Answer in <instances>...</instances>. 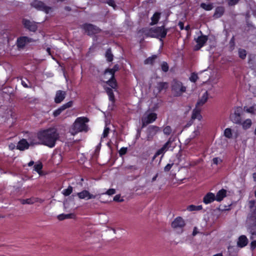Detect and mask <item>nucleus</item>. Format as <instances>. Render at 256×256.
<instances>
[{
  "label": "nucleus",
  "instance_id": "f704fd0d",
  "mask_svg": "<svg viewBox=\"0 0 256 256\" xmlns=\"http://www.w3.org/2000/svg\"><path fill=\"white\" fill-rule=\"evenodd\" d=\"M106 57L107 59V60L108 62H111L113 59V56L111 52V50L110 49H108L106 53Z\"/></svg>",
  "mask_w": 256,
  "mask_h": 256
},
{
  "label": "nucleus",
  "instance_id": "1a4fd4ad",
  "mask_svg": "<svg viewBox=\"0 0 256 256\" xmlns=\"http://www.w3.org/2000/svg\"><path fill=\"white\" fill-rule=\"evenodd\" d=\"M184 226V220L181 217L176 218L172 223V228L176 230L182 229Z\"/></svg>",
  "mask_w": 256,
  "mask_h": 256
},
{
  "label": "nucleus",
  "instance_id": "680f3d73",
  "mask_svg": "<svg viewBox=\"0 0 256 256\" xmlns=\"http://www.w3.org/2000/svg\"><path fill=\"white\" fill-rule=\"evenodd\" d=\"M64 208L65 210H66L67 208H68V204L67 200L64 201Z\"/></svg>",
  "mask_w": 256,
  "mask_h": 256
},
{
  "label": "nucleus",
  "instance_id": "a878e982",
  "mask_svg": "<svg viewBox=\"0 0 256 256\" xmlns=\"http://www.w3.org/2000/svg\"><path fill=\"white\" fill-rule=\"evenodd\" d=\"M208 98V94L206 92L200 98V99L197 102L196 107L198 106H202L206 101Z\"/></svg>",
  "mask_w": 256,
  "mask_h": 256
},
{
  "label": "nucleus",
  "instance_id": "a18cd8bd",
  "mask_svg": "<svg viewBox=\"0 0 256 256\" xmlns=\"http://www.w3.org/2000/svg\"><path fill=\"white\" fill-rule=\"evenodd\" d=\"M12 115V111L10 108H6V115H2L3 117H5L6 118H8Z\"/></svg>",
  "mask_w": 256,
  "mask_h": 256
},
{
  "label": "nucleus",
  "instance_id": "9b49d317",
  "mask_svg": "<svg viewBox=\"0 0 256 256\" xmlns=\"http://www.w3.org/2000/svg\"><path fill=\"white\" fill-rule=\"evenodd\" d=\"M208 40V37L206 36L202 35L196 39L197 44L195 46V50H198L202 47L206 42Z\"/></svg>",
  "mask_w": 256,
  "mask_h": 256
},
{
  "label": "nucleus",
  "instance_id": "ddd939ff",
  "mask_svg": "<svg viewBox=\"0 0 256 256\" xmlns=\"http://www.w3.org/2000/svg\"><path fill=\"white\" fill-rule=\"evenodd\" d=\"M248 242V240L247 237L244 235L240 236L237 240V246L240 248H242L246 246Z\"/></svg>",
  "mask_w": 256,
  "mask_h": 256
},
{
  "label": "nucleus",
  "instance_id": "338daca9",
  "mask_svg": "<svg viewBox=\"0 0 256 256\" xmlns=\"http://www.w3.org/2000/svg\"><path fill=\"white\" fill-rule=\"evenodd\" d=\"M158 176V174H156L155 176H154L152 178V182H154L156 180L157 177Z\"/></svg>",
  "mask_w": 256,
  "mask_h": 256
},
{
  "label": "nucleus",
  "instance_id": "423d86ee",
  "mask_svg": "<svg viewBox=\"0 0 256 256\" xmlns=\"http://www.w3.org/2000/svg\"><path fill=\"white\" fill-rule=\"evenodd\" d=\"M157 118L156 114L149 111L146 112L142 118V126L152 123L156 120Z\"/></svg>",
  "mask_w": 256,
  "mask_h": 256
},
{
  "label": "nucleus",
  "instance_id": "20e7f679",
  "mask_svg": "<svg viewBox=\"0 0 256 256\" xmlns=\"http://www.w3.org/2000/svg\"><path fill=\"white\" fill-rule=\"evenodd\" d=\"M168 29L164 26L152 28L144 31V34L147 37L162 38L166 37Z\"/></svg>",
  "mask_w": 256,
  "mask_h": 256
},
{
  "label": "nucleus",
  "instance_id": "603ef678",
  "mask_svg": "<svg viewBox=\"0 0 256 256\" xmlns=\"http://www.w3.org/2000/svg\"><path fill=\"white\" fill-rule=\"evenodd\" d=\"M115 193H116L115 190L114 188H111V189H109L108 190L105 194L108 195L110 196V195H112V194H114Z\"/></svg>",
  "mask_w": 256,
  "mask_h": 256
},
{
  "label": "nucleus",
  "instance_id": "aec40b11",
  "mask_svg": "<svg viewBox=\"0 0 256 256\" xmlns=\"http://www.w3.org/2000/svg\"><path fill=\"white\" fill-rule=\"evenodd\" d=\"M29 144L26 140L22 139L18 142L16 148L18 150H24L26 149H28L29 147Z\"/></svg>",
  "mask_w": 256,
  "mask_h": 256
},
{
  "label": "nucleus",
  "instance_id": "3c124183",
  "mask_svg": "<svg viewBox=\"0 0 256 256\" xmlns=\"http://www.w3.org/2000/svg\"><path fill=\"white\" fill-rule=\"evenodd\" d=\"M127 152V148H122L120 149V150H119V154L120 156H122V155H124L126 154Z\"/></svg>",
  "mask_w": 256,
  "mask_h": 256
},
{
  "label": "nucleus",
  "instance_id": "0eeeda50",
  "mask_svg": "<svg viewBox=\"0 0 256 256\" xmlns=\"http://www.w3.org/2000/svg\"><path fill=\"white\" fill-rule=\"evenodd\" d=\"M242 108L237 107L234 109V112L230 115V118L235 124H240L241 123L240 114Z\"/></svg>",
  "mask_w": 256,
  "mask_h": 256
},
{
  "label": "nucleus",
  "instance_id": "b1692460",
  "mask_svg": "<svg viewBox=\"0 0 256 256\" xmlns=\"http://www.w3.org/2000/svg\"><path fill=\"white\" fill-rule=\"evenodd\" d=\"M226 191L225 190H220L217 192L216 195L215 196L216 200L218 202H220L226 197Z\"/></svg>",
  "mask_w": 256,
  "mask_h": 256
},
{
  "label": "nucleus",
  "instance_id": "4c0bfd02",
  "mask_svg": "<svg viewBox=\"0 0 256 256\" xmlns=\"http://www.w3.org/2000/svg\"><path fill=\"white\" fill-rule=\"evenodd\" d=\"M238 56L242 59L245 58L246 56V51L244 49H240L238 50Z\"/></svg>",
  "mask_w": 256,
  "mask_h": 256
},
{
  "label": "nucleus",
  "instance_id": "bb28decb",
  "mask_svg": "<svg viewBox=\"0 0 256 256\" xmlns=\"http://www.w3.org/2000/svg\"><path fill=\"white\" fill-rule=\"evenodd\" d=\"M160 13L158 12H155L151 18V25H154L158 23L160 16Z\"/></svg>",
  "mask_w": 256,
  "mask_h": 256
},
{
  "label": "nucleus",
  "instance_id": "58836bf2",
  "mask_svg": "<svg viewBox=\"0 0 256 256\" xmlns=\"http://www.w3.org/2000/svg\"><path fill=\"white\" fill-rule=\"evenodd\" d=\"M149 130L150 132L155 134L160 130V128L158 126H152L149 128Z\"/></svg>",
  "mask_w": 256,
  "mask_h": 256
},
{
  "label": "nucleus",
  "instance_id": "a19ab883",
  "mask_svg": "<svg viewBox=\"0 0 256 256\" xmlns=\"http://www.w3.org/2000/svg\"><path fill=\"white\" fill-rule=\"evenodd\" d=\"M35 202V200L34 198H27L26 200H23L22 201V204H32Z\"/></svg>",
  "mask_w": 256,
  "mask_h": 256
},
{
  "label": "nucleus",
  "instance_id": "052dcab7",
  "mask_svg": "<svg viewBox=\"0 0 256 256\" xmlns=\"http://www.w3.org/2000/svg\"><path fill=\"white\" fill-rule=\"evenodd\" d=\"M198 228H194L193 232H192V235L196 236L198 233Z\"/></svg>",
  "mask_w": 256,
  "mask_h": 256
},
{
  "label": "nucleus",
  "instance_id": "79ce46f5",
  "mask_svg": "<svg viewBox=\"0 0 256 256\" xmlns=\"http://www.w3.org/2000/svg\"><path fill=\"white\" fill-rule=\"evenodd\" d=\"M156 58V56H154L151 57H149L148 58H146L144 60V64H152L154 60Z\"/></svg>",
  "mask_w": 256,
  "mask_h": 256
},
{
  "label": "nucleus",
  "instance_id": "f8f14e48",
  "mask_svg": "<svg viewBox=\"0 0 256 256\" xmlns=\"http://www.w3.org/2000/svg\"><path fill=\"white\" fill-rule=\"evenodd\" d=\"M78 197L80 199H86L90 200L92 198H96V195H94L89 192L88 191L86 190H84L81 192H78L77 194Z\"/></svg>",
  "mask_w": 256,
  "mask_h": 256
},
{
  "label": "nucleus",
  "instance_id": "4be33fe9",
  "mask_svg": "<svg viewBox=\"0 0 256 256\" xmlns=\"http://www.w3.org/2000/svg\"><path fill=\"white\" fill-rule=\"evenodd\" d=\"M170 144V141L167 142L161 148L156 152L154 156V158L160 154H164L168 150V147Z\"/></svg>",
  "mask_w": 256,
  "mask_h": 256
},
{
  "label": "nucleus",
  "instance_id": "7ed1b4c3",
  "mask_svg": "<svg viewBox=\"0 0 256 256\" xmlns=\"http://www.w3.org/2000/svg\"><path fill=\"white\" fill-rule=\"evenodd\" d=\"M88 122V120L86 118H78L70 128V132L74 136L80 132L88 131V126L86 123Z\"/></svg>",
  "mask_w": 256,
  "mask_h": 256
},
{
  "label": "nucleus",
  "instance_id": "0e129e2a",
  "mask_svg": "<svg viewBox=\"0 0 256 256\" xmlns=\"http://www.w3.org/2000/svg\"><path fill=\"white\" fill-rule=\"evenodd\" d=\"M220 12V14H222V12H223L222 8H218L216 10V12Z\"/></svg>",
  "mask_w": 256,
  "mask_h": 256
},
{
  "label": "nucleus",
  "instance_id": "6e6d98bb",
  "mask_svg": "<svg viewBox=\"0 0 256 256\" xmlns=\"http://www.w3.org/2000/svg\"><path fill=\"white\" fill-rule=\"evenodd\" d=\"M114 200L116 202H122L123 199H120V195H116L114 198Z\"/></svg>",
  "mask_w": 256,
  "mask_h": 256
},
{
  "label": "nucleus",
  "instance_id": "49530a36",
  "mask_svg": "<svg viewBox=\"0 0 256 256\" xmlns=\"http://www.w3.org/2000/svg\"><path fill=\"white\" fill-rule=\"evenodd\" d=\"M198 76L197 74L193 73L190 76V80L192 82H196V80H198Z\"/></svg>",
  "mask_w": 256,
  "mask_h": 256
},
{
  "label": "nucleus",
  "instance_id": "4d7b16f0",
  "mask_svg": "<svg viewBox=\"0 0 256 256\" xmlns=\"http://www.w3.org/2000/svg\"><path fill=\"white\" fill-rule=\"evenodd\" d=\"M108 4L109 6H112L114 8H115L116 4L114 2L113 0H109L108 2Z\"/></svg>",
  "mask_w": 256,
  "mask_h": 256
},
{
  "label": "nucleus",
  "instance_id": "473e14b6",
  "mask_svg": "<svg viewBox=\"0 0 256 256\" xmlns=\"http://www.w3.org/2000/svg\"><path fill=\"white\" fill-rule=\"evenodd\" d=\"M42 164L41 162H39L36 163L34 166V170L36 172L39 174H42Z\"/></svg>",
  "mask_w": 256,
  "mask_h": 256
},
{
  "label": "nucleus",
  "instance_id": "2f4dec72",
  "mask_svg": "<svg viewBox=\"0 0 256 256\" xmlns=\"http://www.w3.org/2000/svg\"><path fill=\"white\" fill-rule=\"evenodd\" d=\"M200 7L206 10H210L213 8V6L212 4L208 3H202Z\"/></svg>",
  "mask_w": 256,
  "mask_h": 256
},
{
  "label": "nucleus",
  "instance_id": "8fccbe9b",
  "mask_svg": "<svg viewBox=\"0 0 256 256\" xmlns=\"http://www.w3.org/2000/svg\"><path fill=\"white\" fill-rule=\"evenodd\" d=\"M234 248L233 246H229L228 248V252H230V256H236L237 252H236L234 254L232 253V251L234 250Z\"/></svg>",
  "mask_w": 256,
  "mask_h": 256
},
{
  "label": "nucleus",
  "instance_id": "de8ad7c7",
  "mask_svg": "<svg viewBox=\"0 0 256 256\" xmlns=\"http://www.w3.org/2000/svg\"><path fill=\"white\" fill-rule=\"evenodd\" d=\"M72 104H73L72 101H70V102H68L67 103L63 104L62 106L64 109L65 110L67 108L71 107L72 106Z\"/></svg>",
  "mask_w": 256,
  "mask_h": 256
},
{
  "label": "nucleus",
  "instance_id": "c85d7f7f",
  "mask_svg": "<svg viewBox=\"0 0 256 256\" xmlns=\"http://www.w3.org/2000/svg\"><path fill=\"white\" fill-rule=\"evenodd\" d=\"M74 214H60L58 216V218L60 220H62L64 219H68V218H72L74 216Z\"/></svg>",
  "mask_w": 256,
  "mask_h": 256
},
{
  "label": "nucleus",
  "instance_id": "412c9836",
  "mask_svg": "<svg viewBox=\"0 0 256 256\" xmlns=\"http://www.w3.org/2000/svg\"><path fill=\"white\" fill-rule=\"evenodd\" d=\"M200 110L196 106V108L193 110L192 114V120H194L196 119L200 121L202 119V116L200 113Z\"/></svg>",
  "mask_w": 256,
  "mask_h": 256
},
{
  "label": "nucleus",
  "instance_id": "c03bdc74",
  "mask_svg": "<svg viewBox=\"0 0 256 256\" xmlns=\"http://www.w3.org/2000/svg\"><path fill=\"white\" fill-rule=\"evenodd\" d=\"M163 132L164 134L169 135L172 132L171 128L170 126H166L164 128Z\"/></svg>",
  "mask_w": 256,
  "mask_h": 256
},
{
  "label": "nucleus",
  "instance_id": "cd10ccee",
  "mask_svg": "<svg viewBox=\"0 0 256 256\" xmlns=\"http://www.w3.org/2000/svg\"><path fill=\"white\" fill-rule=\"evenodd\" d=\"M224 135L228 138H233L232 131L230 128H226L224 130Z\"/></svg>",
  "mask_w": 256,
  "mask_h": 256
},
{
  "label": "nucleus",
  "instance_id": "774afa93",
  "mask_svg": "<svg viewBox=\"0 0 256 256\" xmlns=\"http://www.w3.org/2000/svg\"><path fill=\"white\" fill-rule=\"evenodd\" d=\"M253 178L254 181H256V172L253 174Z\"/></svg>",
  "mask_w": 256,
  "mask_h": 256
},
{
  "label": "nucleus",
  "instance_id": "09e8293b",
  "mask_svg": "<svg viewBox=\"0 0 256 256\" xmlns=\"http://www.w3.org/2000/svg\"><path fill=\"white\" fill-rule=\"evenodd\" d=\"M212 162H213V164H218L220 162H222V160L220 158H214L212 159Z\"/></svg>",
  "mask_w": 256,
  "mask_h": 256
},
{
  "label": "nucleus",
  "instance_id": "5701e85b",
  "mask_svg": "<svg viewBox=\"0 0 256 256\" xmlns=\"http://www.w3.org/2000/svg\"><path fill=\"white\" fill-rule=\"evenodd\" d=\"M118 69V65H115L112 68L106 70L104 72V76H106L108 74L110 75V79L114 77V74L116 72Z\"/></svg>",
  "mask_w": 256,
  "mask_h": 256
},
{
  "label": "nucleus",
  "instance_id": "e433bc0d",
  "mask_svg": "<svg viewBox=\"0 0 256 256\" xmlns=\"http://www.w3.org/2000/svg\"><path fill=\"white\" fill-rule=\"evenodd\" d=\"M64 108H62V106H61L60 108H58L54 112H53V115L54 117H56L57 116H58V115H60L62 111H64Z\"/></svg>",
  "mask_w": 256,
  "mask_h": 256
},
{
  "label": "nucleus",
  "instance_id": "69168bd1",
  "mask_svg": "<svg viewBox=\"0 0 256 256\" xmlns=\"http://www.w3.org/2000/svg\"><path fill=\"white\" fill-rule=\"evenodd\" d=\"M178 26H180L181 30H182L184 28V24L182 22H180L178 23Z\"/></svg>",
  "mask_w": 256,
  "mask_h": 256
},
{
  "label": "nucleus",
  "instance_id": "39448f33",
  "mask_svg": "<svg viewBox=\"0 0 256 256\" xmlns=\"http://www.w3.org/2000/svg\"><path fill=\"white\" fill-rule=\"evenodd\" d=\"M186 90V87L178 80H174L172 83V92L176 96H180Z\"/></svg>",
  "mask_w": 256,
  "mask_h": 256
},
{
  "label": "nucleus",
  "instance_id": "13d9d810",
  "mask_svg": "<svg viewBox=\"0 0 256 256\" xmlns=\"http://www.w3.org/2000/svg\"><path fill=\"white\" fill-rule=\"evenodd\" d=\"M230 5H234L238 2V0H228Z\"/></svg>",
  "mask_w": 256,
  "mask_h": 256
},
{
  "label": "nucleus",
  "instance_id": "4468645a",
  "mask_svg": "<svg viewBox=\"0 0 256 256\" xmlns=\"http://www.w3.org/2000/svg\"><path fill=\"white\" fill-rule=\"evenodd\" d=\"M32 5L36 8L44 10L46 13H48L51 10L50 7L45 6L44 4L40 1L35 0L33 2Z\"/></svg>",
  "mask_w": 256,
  "mask_h": 256
},
{
  "label": "nucleus",
  "instance_id": "e2e57ef3",
  "mask_svg": "<svg viewBox=\"0 0 256 256\" xmlns=\"http://www.w3.org/2000/svg\"><path fill=\"white\" fill-rule=\"evenodd\" d=\"M8 146H9L10 149L12 150H14L16 147L15 145L13 144H9Z\"/></svg>",
  "mask_w": 256,
  "mask_h": 256
},
{
  "label": "nucleus",
  "instance_id": "9d476101",
  "mask_svg": "<svg viewBox=\"0 0 256 256\" xmlns=\"http://www.w3.org/2000/svg\"><path fill=\"white\" fill-rule=\"evenodd\" d=\"M33 42L32 38L27 36H22L17 40V46L18 48H23L27 44Z\"/></svg>",
  "mask_w": 256,
  "mask_h": 256
},
{
  "label": "nucleus",
  "instance_id": "f3484780",
  "mask_svg": "<svg viewBox=\"0 0 256 256\" xmlns=\"http://www.w3.org/2000/svg\"><path fill=\"white\" fill-rule=\"evenodd\" d=\"M110 75L108 74L106 76H104V74L103 80L104 82H106L110 86L112 87V88H116V80L113 78L110 79Z\"/></svg>",
  "mask_w": 256,
  "mask_h": 256
},
{
  "label": "nucleus",
  "instance_id": "6ab92c4d",
  "mask_svg": "<svg viewBox=\"0 0 256 256\" xmlns=\"http://www.w3.org/2000/svg\"><path fill=\"white\" fill-rule=\"evenodd\" d=\"M216 200L215 195L212 192H208L203 198V202L206 204H209Z\"/></svg>",
  "mask_w": 256,
  "mask_h": 256
},
{
  "label": "nucleus",
  "instance_id": "393cba45",
  "mask_svg": "<svg viewBox=\"0 0 256 256\" xmlns=\"http://www.w3.org/2000/svg\"><path fill=\"white\" fill-rule=\"evenodd\" d=\"M168 88V84L166 82H160L157 84L156 88L158 92L166 90Z\"/></svg>",
  "mask_w": 256,
  "mask_h": 256
},
{
  "label": "nucleus",
  "instance_id": "dca6fc26",
  "mask_svg": "<svg viewBox=\"0 0 256 256\" xmlns=\"http://www.w3.org/2000/svg\"><path fill=\"white\" fill-rule=\"evenodd\" d=\"M66 93L62 90H58L56 92V96L54 98V102L57 103L61 102L65 98Z\"/></svg>",
  "mask_w": 256,
  "mask_h": 256
},
{
  "label": "nucleus",
  "instance_id": "5fc2aeb1",
  "mask_svg": "<svg viewBox=\"0 0 256 256\" xmlns=\"http://www.w3.org/2000/svg\"><path fill=\"white\" fill-rule=\"evenodd\" d=\"M173 165V164H168L164 168V170L166 172H168L170 170V169L172 168V166Z\"/></svg>",
  "mask_w": 256,
  "mask_h": 256
},
{
  "label": "nucleus",
  "instance_id": "864d4df0",
  "mask_svg": "<svg viewBox=\"0 0 256 256\" xmlns=\"http://www.w3.org/2000/svg\"><path fill=\"white\" fill-rule=\"evenodd\" d=\"M187 210L189 211H194L196 210V206L194 205H190L188 206Z\"/></svg>",
  "mask_w": 256,
  "mask_h": 256
},
{
  "label": "nucleus",
  "instance_id": "2eb2a0df",
  "mask_svg": "<svg viewBox=\"0 0 256 256\" xmlns=\"http://www.w3.org/2000/svg\"><path fill=\"white\" fill-rule=\"evenodd\" d=\"M203 128V124L202 122H200L194 128V130L192 132L190 136V139H194L198 136H199L200 134V132L202 131Z\"/></svg>",
  "mask_w": 256,
  "mask_h": 256
},
{
  "label": "nucleus",
  "instance_id": "c756f323",
  "mask_svg": "<svg viewBox=\"0 0 256 256\" xmlns=\"http://www.w3.org/2000/svg\"><path fill=\"white\" fill-rule=\"evenodd\" d=\"M252 124V122L251 120L248 118L244 121L242 123V125L243 128L246 130L249 128L251 126Z\"/></svg>",
  "mask_w": 256,
  "mask_h": 256
},
{
  "label": "nucleus",
  "instance_id": "c9c22d12",
  "mask_svg": "<svg viewBox=\"0 0 256 256\" xmlns=\"http://www.w3.org/2000/svg\"><path fill=\"white\" fill-rule=\"evenodd\" d=\"M110 132V128H107L106 126L105 127L103 133L102 134V137H101V142L102 140L108 136V134Z\"/></svg>",
  "mask_w": 256,
  "mask_h": 256
},
{
  "label": "nucleus",
  "instance_id": "6e6552de",
  "mask_svg": "<svg viewBox=\"0 0 256 256\" xmlns=\"http://www.w3.org/2000/svg\"><path fill=\"white\" fill-rule=\"evenodd\" d=\"M82 28L89 35L98 33L100 30L98 28L92 24H84Z\"/></svg>",
  "mask_w": 256,
  "mask_h": 256
},
{
  "label": "nucleus",
  "instance_id": "ea45409f",
  "mask_svg": "<svg viewBox=\"0 0 256 256\" xmlns=\"http://www.w3.org/2000/svg\"><path fill=\"white\" fill-rule=\"evenodd\" d=\"M246 111L251 114H254L256 112V105L252 106L246 109Z\"/></svg>",
  "mask_w": 256,
  "mask_h": 256
},
{
  "label": "nucleus",
  "instance_id": "37998d69",
  "mask_svg": "<svg viewBox=\"0 0 256 256\" xmlns=\"http://www.w3.org/2000/svg\"><path fill=\"white\" fill-rule=\"evenodd\" d=\"M161 68L164 72H168V64L166 62H163L161 64Z\"/></svg>",
  "mask_w": 256,
  "mask_h": 256
},
{
  "label": "nucleus",
  "instance_id": "f03ea898",
  "mask_svg": "<svg viewBox=\"0 0 256 256\" xmlns=\"http://www.w3.org/2000/svg\"><path fill=\"white\" fill-rule=\"evenodd\" d=\"M249 207L250 212L246 220V228L251 234L250 239L252 240L250 244V248L251 250H253L256 248V240H253L254 236H256V200H250Z\"/></svg>",
  "mask_w": 256,
  "mask_h": 256
},
{
  "label": "nucleus",
  "instance_id": "bf43d9fd",
  "mask_svg": "<svg viewBox=\"0 0 256 256\" xmlns=\"http://www.w3.org/2000/svg\"><path fill=\"white\" fill-rule=\"evenodd\" d=\"M26 82H28V80H22V81H21V84H22L25 88H28V86L26 83Z\"/></svg>",
  "mask_w": 256,
  "mask_h": 256
},
{
  "label": "nucleus",
  "instance_id": "72a5a7b5",
  "mask_svg": "<svg viewBox=\"0 0 256 256\" xmlns=\"http://www.w3.org/2000/svg\"><path fill=\"white\" fill-rule=\"evenodd\" d=\"M72 192V187L71 186H69L67 188L64 189L62 191V194L64 196H68L71 194Z\"/></svg>",
  "mask_w": 256,
  "mask_h": 256
},
{
  "label": "nucleus",
  "instance_id": "f257e3e1",
  "mask_svg": "<svg viewBox=\"0 0 256 256\" xmlns=\"http://www.w3.org/2000/svg\"><path fill=\"white\" fill-rule=\"evenodd\" d=\"M37 138L40 142H30V144H40L52 148L55 146L56 140L60 138V135L56 128L52 127L39 131L37 133Z\"/></svg>",
  "mask_w": 256,
  "mask_h": 256
},
{
  "label": "nucleus",
  "instance_id": "a211bd4d",
  "mask_svg": "<svg viewBox=\"0 0 256 256\" xmlns=\"http://www.w3.org/2000/svg\"><path fill=\"white\" fill-rule=\"evenodd\" d=\"M23 24L26 28L32 32L36 31L37 28L36 25L29 20H24Z\"/></svg>",
  "mask_w": 256,
  "mask_h": 256
},
{
  "label": "nucleus",
  "instance_id": "7c9ffc66",
  "mask_svg": "<svg viewBox=\"0 0 256 256\" xmlns=\"http://www.w3.org/2000/svg\"><path fill=\"white\" fill-rule=\"evenodd\" d=\"M106 91L108 95V96L110 100L114 103V96L112 89L107 88Z\"/></svg>",
  "mask_w": 256,
  "mask_h": 256
}]
</instances>
